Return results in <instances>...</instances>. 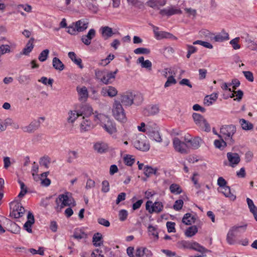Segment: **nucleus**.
Masks as SVG:
<instances>
[{
  "label": "nucleus",
  "instance_id": "50",
  "mask_svg": "<svg viewBox=\"0 0 257 257\" xmlns=\"http://www.w3.org/2000/svg\"><path fill=\"white\" fill-rule=\"evenodd\" d=\"M17 80L21 84L28 83L30 80V75H21L18 77Z\"/></svg>",
  "mask_w": 257,
  "mask_h": 257
},
{
  "label": "nucleus",
  "instance_id": "17",
  "mask_svg": "<svg viewBox=\"0 0 257 257\" xmlns=\"http://www.w3.org/2000/svg\"><path fill=\"white\" fill-rule=\"evenodd\" d=\"M40 125V121L38 120L32 121L29 125L22 127L23 132L28 133H33L36 131Z\"/></svg>",
  "mask_w": 257,
  "mask_h": 257
},
{
  "label": "nucleus",
  "instance_id": "30",
  "mask_svg": "<svg viewBox=\"0 0 257 257\" xmlns=\"http://www.w3.org/2000/svg\"><path fill=\"white\" fill-rule=\"evenodd\" d=\"M190 249L194 250L195 251L199 252V253H203L204 252H210V250L206 248L205 247L201 245L199 243H198L196 241H192V242H191V246Z\"/></svg>",
  "mask_w": 257,
  "mask_h": 257
},
{
  "label": "nucleus",
  "instance_id": "48",
  "mask_svg": "<svg viewBox=\"0 0 257 257\" xmlns=\"http://www.w3.org/2000/svg\"><path fill=\"white\" fill-rule=\"evenodd\" d=\"M157 171L156 169L153 168L150 166H145L144 168V173L145 176L149 177L153 174H155Z\"/></svg>",
  "mask_w": 257,
  "mask_h": 257
},
{
  "label": "nucleus",
  "instance_id": "32",
  "mask_svg": "<svg viewBox=\"0 0 257 257\" xmlns=\"http://www.w3.org/2000/svg\"><path fill=\"white\" fill-rule=\"evenodd\" d=\"M73 237L77 239H86L87 238V234L81 228H76L74 230Z\"/></svg>",
  "mask_w": 257,
  "mask_h": 257
},
{
  "label": "nucleus",
  "instance_id": "57",
  "mask_svg": "<svg viewBox=\"0 0 257 257\" xmlns=\"http://www.w3.org/2000/svg\"><path fill=\"white\" fill-rule=\"evenodd\" d=\"M239 39V37H236L230 41V44L235 50L239 49L240 48V46L238 44Z\"/></svg>",
  "mask_w": 257,
  "mask_h": 257
},
{
  "label": "nucleus",
  "instance_id": "24",
  "mask_svg": "<svg viewBox=\"0 0 257 257\" xmlns=\"http://www.w3.org/2000/svg\"><path fill=\"white\" fill-rule=\"evenodd\" d=\"M83 120L80 124V130L81 132H86L90 130L93 127L92 122L88 118L83 117Z\"/></svg>",
  "mask_w": 257,
  "mask_h": 257
},
{
  "label": "nucleus",
  "instance_id": "38",
  "mask_svg": "<svg viewBox=\"0 0 257 257\" xmlns=\"http://www.w3.org/2000/svg\"><path fill=\"white\" fill-rule=\"evenodd\" d=\"M218 97L217 93H212L210 95L205 97L204 99V104L208 106L211 105L213 102L215 101Z\"/></svg>",
  "mask_w": 257,
  "mask_h": 257
},
{
  "label": "nucleus",
  "instance_id": "47",
  "mask_svg": "<svg viewBox=\"0 0 257 257\" xmlns=\"http://www.w3.org/2000/svg\"><path fill=\"white\" fill-rule=\"evenodd\" d=\"M200 35L204 36L206 40L213 41V34L207 30H203L200 32Z\"/></svg>",
  "mask_w": 257,
  "mask_h": 257
},
{
  "label": "nucleus",
  "instance_id": "29",
  "mask_svg": "<svg viewBox=\"0 0 257 257\" xmlns=\"http://www.w3.org/2000/svg\"><path fill=\"white\" fill-rule=\"evenodd\" d=\"M166 3V0H150L147 2L149 7L157 9H159L160 7L165 6Z\"/></svg>",
  "mask_w": 257,
  "mask_h": 257
},
{
  "label": "nucleus",
  "instance_id": "54",
  "mask_svg": "<svg viewBox=\"0 0 257 257\" xmlns=\"http://www.w3.org/2000/svg\"><path fill=\"white\" fill-rule=\"evenodd\" d=\"M136 54H149L150 53V50L146 48H138L134 50Z\"/></svg>",
  "mask_w": 257,
  "mask_h": 257
},
{
  "label": "nucleus",
  "instance_id": "15",
  "mask_svg": "<svg viewBox=\"0 0 257 257\" xmlns=\"http://www.w3.org/2000/svg\"><path fill=\"white\" fill-rule=\"evenodd\" d=\"M160 14L163 16H171L176 14H181L182 11L175 7H170L161 10Z\"/></svg>",
  "mask_w": 257,
  "mask_h": 257
},
{
  "label": "nucleus",
  "instance_id": "8",
  "mask_svg": "<svg viewBox=\"0 0 257 257\" xmlns=\"http://www.w3.org/2000/svg\"><path fill=\"white\" fill-rule=\"evenodd\" d=\"M133 144L135 148L141 151H147L150 149V145L146 137L142 134L137 137Z\"/></svg>",
  "mask_w": 257,
  "mask_h": 257
},
{
  "label": "nucleus",
  "instance_id": "40",
  "mask_svg": "<svg viewBox=\"0 0 257 257\" xmlns=\"http://www.w3.org/2000/svg\"><path fill=\"white\" fill-rule=\"evenodd\" d=\"M102 236L100 233L97 232L93 235L92 242L95 246H100L102 244Z\"/></svg>",
  "mask_w": 257,
  "mask_h": 257
},
{
  "label": "nucleus",
  "instance_id": "56",
  "mask_svg": "<svg viewBox=\"0 0 257 257\" xmlns=\"http://www.w3.org/2000/svg\"><path fill=\"white\" fill-rule=\"evenodd\" d=\"M124 163L127 166H132L135 162V159L132 156L127 155L123 158Z\"/></svg>",
  "mask_w": 257,
  "mask_h": 257
},
{
  "label": "nucleus",
  "instance_id": "23",
  "mask_svg": "<svg viewBox=\"0 0 257 257\" xmlns=\"http://www.w3.org/2000/svg\"><path fill=\"white\" fill-rule=\"evenodd\" d=\"M15 43H11V45L1 44L0 46V56L6 53H9L12 52L11 49H15L16 47Z\"/></svg>",
  "mask_w": 257,
  "mask_h": 257
},
{
  "label": "nucleus",
  "instance_id": "22",
  "mask_svg": "<svg viewBox=\"0 0 257 257\" xmlns=\"http://www.w3.org/2000/svg\"><path fill=\"white\" fill-rule=\"evenodd\" d=\"M34 40L35 39L34 38H31L28 41L25 47L20 53V55H28L30 54V53L33 50L34 47Z\"/></svg>",
  "mask_w": 257,
  "mask_h": 257
},
{
  "label": "nucleus",
  "instance_id": "59",
  "mask_svg": "<svg viewBox=\"0 0 257 257\" xmlns=\"http://www.w3.org/2000/svg\"><path fill=\"white\" fill-rule=\"evenodd\" d=\"M167 228L169 232H175V223L171 221H168L166 223Z\"/></svg>",
  "mask_w": 257,
  "mask_h": 257
},
{
  "label": "nucleus",
  "instance_id": "14",
  "mask_svg": "<svg viewBox=\"0 0 257 257\" xmlns=\"http://www.w3.org/2000/svg\"><path fill=\"white\" fill-rule=\"evenodd\" d=\"M119 101L124 106H131L133 104V93L131 92L123 93L120 96Z\"/></svg>",
  "mask_w": 257,
  "mask_h": 257
},
{
  "label": "nucleus",
  "instance_id": "16",
  "mask_svg": "<svg viewBox=\"0 0 257 257\" xmlns=\"http://www.w3.org/2000/svg\"><path fill=\"white\" fill-rule=\"evenodd\" d=\"M226 156L229 163V165L231 167H235L240 161V157L237 153L228 152Z\"/></svg>",
  "mask_w": 257,
  "mask_h": 257
},
{
  "label": "nucleus",
  "instance_id": "2",
  "mask_svg": "<svg viewBox=\"0 0 257 257\" xmlns=\"http://www.w3.org/2000/svg\"><path fill=\"white\" fill-rule=\"evenodd\" d=\"M56 206L55 209L57 212H60L62 208L66 206H75V203L70 193L66 192L60 194L56 199Z\"/></svg>",
  "mask_w": 257,
  "mask_h": 257
},
{
  "label": "nucleus",
  "instance_id": "19",
  "mask_svg": "<svg viewBox=\"0 0 257 257\" xmlns=\"http://www.w3.org/2000/svg\"><path fill=\"white\" fill-rule=\"evenodd\" d=\"M95 30L93 29H91L86 35L82 36L81 41L85 45L88 46L91 44V40L95 36Z\"/></svg>",
  "mask_w": 257,
  "mask_h": 257
},
{
  "label": "nucleus",
  "instance_id": "35",
  "mask_svg": "<svg viewBox=\"0 0 257 257\" xmlns=\"http://www.w3.org/2000/svg\"><path fill=\"white\" fill-rule=\"evenodd\" d=\"M220 192L222 193L226 197L229 198L231 200H234L236 199V196L231 192L230 188L227 186L221 188Z\"/></svg>",
  "mask_w": 257,
  "mask_h": 257
},
{
  "label": "nucleus",
  "instance_id": "49",
  "mask_svg": "<svg viewBox=\"0 0 257 257\" xmlns=\"http://www.w3.org/2000/svg\"><path fill=\"white\" fill-rule=\"evenodd\" d=\"M51 162L50 158L48 156H44L42 157L39 161L40 165L44 166L46 168H48L49 165Z\"/></svg>",
  "mask_w": 257,
  "mask_h": 257
},
{
  "label": "nucleus",
  "instance_id": "64",
  "mask_svg": "<svg viewBox=\"0 0 257 257\" xmlns=\"http://www.w3.org/2000/svg\"><path fill=\"white\" fill-rule=\"evenodd\" d=\"M145 248L144 247H138L136 251V257H144Z\"/></svg>",
  "mask_w": 257,
  "mask_h": 257
},
{
  "label": "nucleus",
  "instance_id": "18",
  "mask_svg": "<svg viewBox=\"0 0 257 257\" xmlns=\"http://www.w3.org/2000/svg\"><path fill=\"white\" fill-rule=\"evenodd\" d=\"M27 220L24 225V228L29 233L32 232V226L35 222L34 215L31 212H29L27 214Z\"/></svg>",
  "mask_w": 257,
  "mask_h": 257
},
{
  "label": "nucleus",
  "instance_id": "43",
  "mask_svg": "<svg viewBox=\"0 0 257 257\" xmlns=\"http://www.w3.org/2000/svg\"><path fill=\"white\" fill-rule=\"evenodd\" d=\"M159 28L153 26V31L155 33V36L158 39H162L163 38H166L168 35H170L168 33L164 32H159Z\"/></svg>",
  "mask_w": 257,
  "mask_h": 257
},
{
  "label": "nucleus",
  "instance_id": "41",
  "mask_svg": "<svg viewBox=\"0 0 257 257\" xmlns=\"http://www.w3.org/2000/svg\"><path fill=\"white\" fill-rule=\"evenodd\" d=\"M79 116H80L79 112L76 110H70L68 112L67 121L69 123H73Z\"/></svg>",
  "mask_w": 257,
  "mask_h": 257
},
{
  "label": "nucleus",
  "instance_id": "4",
  "mask_svg": "<svg viewBox=\"0 0 257 257\" xmlns=\"http://www.w3.org/2000/svg\"><path fill=\"white\" fill-rule=\"evenodd\" d=\"M117 72V70L114 72L105 70H100L96 69L95 70L96 78L104 84H111L114 81Z\"/></svg>",
  "mask_w": 257,
  "mask_h": 257
},
{
  "label": "nucleus",
  "instance_id": "53",
  "mask_svg": "<svg viewBox=\"0 0 257 257\" xmlns=\"http://www.w3.org/2000/svg\"><path fill=\"white\" fill-rule=\"evenodd\" d=\"M143 100V98L141 94H133V104H135L137 105H139L142 102Z\"/></svg>",
  "mask_w": 257,
  "mask_h": 257
},
{
  "label": "nucleus",
  "instance_id": "31",
  "mask_svg": "<svg viewBox=\"0 0 257 257\" xmlns=\"http://www.w3.org/2000/svg\"><path fill=\"white\" fill-rule=\"evenodd\" d=\"M190 249L194 250L195 251L199 252V253H203L204 252H210V250L206 248L205 247L201 245L199 243H198L196 241H192V242H191V246Z\"/></svg>",
  "mask_w": 257,
  "mask_h": 257
},
{
  "label": "nucleus",
  "instance_id": "9",
  "mask_svg": "<svg viewBox=\"0 0 257 257\" xmlns=\"http://www.w3.org/2000/svg\"><path fill=\"white\" fill-rule=\"evenodd\" d=\"M192 116L195 124L200 129L206 132H209L210 131L209 124L202 115L199 113H194Z\"/></svg>",
  "mask_w": 257,
  "mask_h": 257
},
{
  "label": "nucleus",
  "instance_id": "39",
  "mask_svg": "<svg viewBox=\"0 0 257 257\" xmlns=\"http://www.w3.org/2000/svg\"><path fill=\"white\" fill-rule=\"evenodd\" d=\"M148 230L149 235L153 236L155 240L158 239L159 233L158 231V228L156 226L150 225L148 227Z\"/></svg>",
  "mask_w": 257,
  "mask_h": 257
},
{
  "label": "nucleus",
  "instance_id": "61",
  "mask_svg": "<svg viewBox=\"0 0 257 257\" xmlns=\"http://www.w3.org/2000/svg\"><path fill=\"white\" fill-rule=\"evenodd\" d=\"M245 78L249 82H253L254 77L251 72L249 71H244L242 72Z\"/></svg>",
  "mask_w": 257,
  "mask_h": 257
},
{
  "label": "nucleus",
  "instance_id": "11",
  "mask_svg": "<svg viewBox=\"0 0 257 257\" xmlns=\"http://www.w3.org/2000/svg\"><path fill=\"white\" fill-rule=\"evenodd\" d=\"M236 132V127L233 124L224 125L220 128V133L225 140H232V137Z\"/></svg>",
  "mask_w": 257,
  "mask_h": 257
},
{
  "label": "nucleus",
  "instance_id": "3",
  "mask_svg": "<svg viewBox=\"0 0 257 257\" xmlns=\"http://www.w3.org/2000/svg\"><path fill=\"white\" fill-rule=\"evenodd\" d=\"M89 21L86 19H82L72 23L67 27V33L71 35H76L79 32L84 31L88 27Z\"/></svg>",
  "mask_w": 257,
  "mask_h": 257
},
{
  "label": "nucleus",
  "instance_id": "44",
  "mask_svg": "<svg viewBox=\"0 0 257 257\" xmlns=\"http://www.w3.org/2000/svg\"><path fill=\"white\" fill-rule=\"evenodd\" d=\"M198 231V228L197 227L195 226H191L189 227H188L185 232V235L187 237H190L194 235Z\"/></svg>",
  "mask_w": 257,
  "mask_h": 257
},
{
  "label": "nucleus",
  "instance_id": "12",
  "mask_svg": "<svg viewBox=\"0 0 257 257\" xmlns=\"http://www.w3.org/2000/svg\"><path fill=\"white\" fill-rule=\"evenodd\" d=\"M173 147L176 151L181 153L186 154L189 152V148L187 145L182 142L178 138H175L173 141Z\"/></svg>",
  "mask_w": 257,
  "mask_h": 257
},
{
  "label": "nucleus",
  "instance_id": "60",
  "mask_svg": "<svg viewBox=\"0 0 257 257\" xmlns=\"http://www.w3.org/2000/svg\"><path fill=\"white\" fill-rule=\"evenodd\" d=\"M127 215V211L124 209H122L120 210L118 213L119 219L120 221H124L125 220H126Z\"/></svg>",
  "mask_w": 257,
  "mask_h": 257
},
{
  "label": "nucleus",
  "instance_id": "27",
  "mask_svg": "<svg viewBox=\"0 0 257 257\" xmlns=\"http://www.w3.org/2000/svg\"><path fill=\"white\" fill-rule=\"evenodd\" d=\"M100 31L101 32L102 37L104 40H107L111 37L114 34L112 29L108 26L102 27L100 29Z\"/></svg>",
  "mask_w": 257,
  "mask_h": 257
},
{
  "label": "nucleus",
  "instance_id": "42",
  "mask_svg": "<svg viewBox=\"0 0 257 257\" xmlns=\"http://www.w3.org/2000/svg\"><path fill=\"white\" fill-rule=\"evenodd\" d=\"M195 218L194 216H192L190 213H186L184 215L182 219V222L186 225H190L194 223Z\"/></svg>",
  "mask_w": 257,
  "mask_h": 257
},
{
  "label": "nucleus",
  "instance_id": "25",
  "mask_svg": "<svg viewBox=\"0 0 257 257\" xmlns=\"http://www.w3.org/2000/svg\"><path fill=\"white\" fill-rule=\"evenodd\" d=\"M138 64H140L142 68H146L149 70H151L152 67V63L149 60H144L143 56L140 57L137 61Z\"/></svg>",
  "mask_w": 257,
  "mask_h": 257
},
{
  "label": "nucleus",
  "instance_id": "34",
  "mask_svg": "<svg viewBox=\"0 0 257 257\" xmlns=\"http://www.w3.org/2000/svg\"><path fill=\"white\" fill-rule=\"evenodd\" d=\"M53 67L57 70L62 71L64 69V65L58 58L54 57L52 60Z\"/></svg>",
  "mask_w": 257,
  "mask_h": 257
},
{
  "label": "nucleus",
  "instance_id": "7",
  "mask_svg": "<svg viewBox=\"0 0 257 257\" xmlns=\"http://www.w3.org/2000/svg\"><path fill=\"white\" fill-rule=\"evenodd\" d=\"M240 229H242L243 232H244L246 229V225H235L229 229L226 235V241L229 244H234L236 242L235 233L238 232Z\"/></svg>",
  "mask_w": 257,
  "mask_h": 257
},
{
  "label": "nucleus",
  "instance_id": "1",
  "mask_svg": "<svg viewBox=\"0 0 257 257\" xmlns=\"http://www.w3.org/2000/svg\"><path fill=\"white\" fill-rule=\"evenodd\" d=\"M94 114V120L97 123H99L106 132L112 136L113 139H117L116 133L117 130L115 123L104 114L98 113L96 111Z\"/></svg>",
  "mask_w": 257,
  "mask_h": 257
},
{
  "label": "nucleus",
  "instance_id": "45",
  "mask_svg": "<svg viewBox=\"0 0 257 257\" xmlns=\"http://www.w3.org/2000/svg\"><path fill=\"white\" fill-rule=\"evenodd\" d=\"M170 190L173 194L178 195L182 193V190L180 186L177 184H172L170 186Z\"/></svg>",
  "mask_w": 257,
  "mask_h": 257
},
{
  "label": "nucleus",
  "instance_id": "26",
  "mask_svg": "<svg viewBox=\"0 0 257 257\" xmlns=\"http://www.w3.org/2000/svg\"><path fill=\"white\" fill-rule=\"evenodd\" d=\"M108 147L106 143L102 142H97L94 145V149L98 153L102 154L106 152Z\"/></svg>",
  "mask_w": 257,
  "mask_h": 257
},
{
  "label": "nucleus",
  "instance_id": "37",
  "mask_svg": "<svg viewBox=\"0 0 257 257\" xmlns=\"http://www.w3.org/2000/svg\"><path fill=\"white\" fill-rule=\"evenodd\" d=\"M68 57L76 65L79 66L80 68H83V65H82V60L80 58H77L76 57V54L73 52H70L68 53Z\"/></svg>",
  "mask_w": 257,
  "mask_h": 257
},
{
  "label": "nucleus",
  "instance_id": "51",
  "mask_svg": "<svg viewBox=\"0 0 257 257\" xmlns=\"http://www.w3.org/2000/svg\"><path fill=\"white\" fill-rule=\"evenodd\" d=\"M49 53V50L48 49H45L44 50L42 51L40 53V54L38 57V59H39V61L41 62L45 61L48 58Z\"/></svg>",
  "mask_w": 257,
  "mask_h": 257
},
{
  "label": "nucleus",
  "instance_id": "33",
  "mask_svg": "<svg viewBox=\"0 0 257 257\" xmlns=\"http://www.w3.org/2000/svg\"><path fill=\"white\" fill-rule=\"evenodd\" d=\"M229 39V35L228 33L224 32H222L216 35H214L213 34V41L215 42H223L225 40Z\"/></svg>",
  "mask_w": 257,
  "mask_h": 257
},
{
  "label": "nucleus",
  "instance_id": "62",
  "mask_svg": "<svg viewBox=\"0 0 257 257\" xmlns=\"http://www.w3.org/2000/svg\"><path fill=\"white\" fill-rule=\"evenodd\" d=\"M101 191L103 193H107L109 191V184L107 180L102 181Z\"/></svg>",
  "mask_w": 257,
  "mask_h": 257
},
{
  "label": "nucleus",
  "instance_id": "5",
  "mask_svg": "<svg viewBox=\"0 0 257 257\" xmlns=\"http://www.w3.org/2000/svg\"><path fill=\"white\" fill-rule=\"evenodd\" d=\"M112 113L114 117L118 121L124 123L127 120L124 110L120 101L115 100L112 106Z\"/></svg>",
  "mask_w": 257,
  "mask_h": 257
},
{
  "label": "nucleus",
  "instance_id": "10",
  "mask_svg": "<svg viewBox=\"0 0 257 257\" xmlns=\"http://www.w3.org/2000/svg\"><path fill=\"white\" fill-rule=\"evenodd\" d=\"M11 209L12 211L11 212V215L15 218H19L23 216L25 210L22 206L20 202L14 201L10 203Z\"/></svg>",
  "mask_w": 257,
  "mask_h": 257
},
{
  "label": "nucleus",
  "instance_id": "36",
  "mask_svg": "<svg viewBox=\"0 0 257 257\" xmlns=\"http://www.w3.org/2000/svg\"><path fill=\"white\" fill-rule=\"evenodd\" d=\"M239 122L241 126L242 130L245 131L251 130L253 127V124L247 120L243 118H241L239 120Z\"/></svg>",
  "mask_w": 257,
  "mask_h": 257
},
{
  "label": "nucleus",
  "instance_id": "21",
  "mask_svg": "<svg viewBox=\"0 0 257 257\" xmlns=\"http://www.w3.org/2000/svg\"><path fill=\"white\" fill-rule=\"evenodd\" d=\"M101 94L104 96H108L112 97L116 95L117 91L115 87L109 86L103 87L101 90Z\"/></svg>",
  "mask_w": 257,
  "mask_h": 257
},
{
  "label": "nucleus",
  "instance_id": "13",
  "mask_svg": "<svg viewBox=\"0 0 257 257\" xmlns=\"http://www.w3.org/2000/svg\"><path fill=\"white\" fill-rule=\"evenodd\" d=\"M146 209L150 213H158L162 211L163 205L160 202H155L153 203L151 201H148L146 204Z\"/></svg>",
  "mask_w": 257,
  "mask_h": 257
},
{
  "label": "nucleus",
  "instance_id": "63",
  "mask_svg": "<svg viewBox=\"0 0 257 257\" xmlns=\"http://www.w3.org/2000/svg\"><path fill=\"white\" fill-rule=\"evenodd\" d=\"M214 144L216 148L219 149H221L222 147H224L226 145V143L223 140L221 141L217 140H215L214 142Z\"/></svg>",
  "mask_w": 257,
  "mask_h": 257
},
{
  "label": "nucleus",
  "instance_id": "20",
  "mask_svg": "<svg viewBox=\"0 0 257 257\" xmlns=\"http://www.w3.org/2000/svg\"><path fill=\"white\" fill-rule=\"evenodd\" d=\"M76 91L78 95V99L80 101H85L88 97V91L87 88L83 86L82 87L77 86Z\"/></svg>",
  "mask_w": 257,
  "mask_h": 257
},
{
  "label": "nucleus",
  "instance_id": "28",
  "mask_svg": "<svg viewBox=\"0 0 257 257\" xmlns=\"http://www.w3.org/2000/svg\"><path fill=\"white\" fill-rule=\"evenodd\" d=\"M79 112L80 116L84 115L86 117H88L93 113L92 107L88 104L82 105Z\"/></svg>",
  "mask_w": 257,
  "mask_h": 257
},
{
  "label": "nucleus",
  "instance_id": "6",
  "mask_svg": "<svg viewBox=\"0 0 257 257\" xmlns=\"http://www.w3.org/2000/svg\"><path fill=\"white\" fill-rule=\"evenodd\" d=\"M147 134L149 138L157 142H162V138L159 133V127L154 122L150 121L147 122Z\"/></svg>",
  "mask_w": 257,
  "mask_h": 257
},
{
  "label": "nucleus",
  "instance_id": "55",
  "mask_svg": "<svg viewBox=\"0 0 257 257\" xmlns=\"http://www.w3.org/2000/svg\"><path fill=\"white\" fill-rule=\"evenodd\" d=\"M78 157V154L76 151H70L68 153V157L67 159V162L69 163L73 162L74 160L76 159Z\"/></svg>",
  "mask_w": 257,
  "mask_h": 257
},
{
  "label": "nucleus",
  "instance_id": "46",
  "mask_svg": "<svg viewBox=\"0 0 257 257\" xmlns=\"http://www.w3.org/2000/svg\"><path fill=\"white\" fill-rule=\"evenodd\" d=\"M201 141L200 138H195L191 140L189 144H190L191 147L193 149H197L200 147Z\"/></svg>",
  "mask_w": 257,
  "mask_h": 257
},
{
  "label": "nucleus",
  "instance_id": "52",
  "mask_svg": "<svg viewBox=\"0 0 257 257\" xmlns=\"http://www.w3.org/2000/svg\"><path fill=\"white\" fill-rule=\"evenodd\" d=\"M176 83L177 81L175 79L174 76L173 75H171L168 76V77L167 78V80L164 84V87L165 88H167L168 87L171 86L172 85L176 84Z\"/></svg>",
  "mask_w": 257,
  "mask_h": 257
},
{
  "label": "nucleus",
  "instance_id": "58",
  "mask_svg": "<svg viewBox=\"0 0 257 257\" xmlns=\"http://www.w3.org/2000/svg\"><path fill=\"white\" fill-rule=\"evenodd\" d=\"M183 203L184 202L182 200H177L175 202V203L173 205V208L176 211H179L182 209Z\"/></svg>",
  "mask_w": 257,
  "mask_h": 257
}]
</instances>
